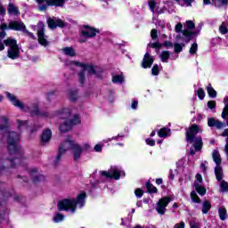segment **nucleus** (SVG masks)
Listing matches in <instances>:
<instances>
[{
  "label": "nucleus",
  "mask_w": 228,
  "mask_h": 228,
  "mask_svg": "<svg viewBox=\"0 0 228 228\" xmlns=\"http://www.w3.org/2000/svg\"><path fill=\"white\" fill-rule=\"evenodd\" d=\"M20 142V135L17 132L9 133L7 136V151L11 156L13 154H17L19 156L12 159H7L11 163V168H17L26 161V158H24L20 145H19Z\"/></svg>",
  "instance_id": "1"
},
{
  "label": "nucleus",
  "mask_w": 228,
  "mask_h": 228,
  "mask_svg": "<svg viewBox=\"0 0 228 228\" xmlns=\"http://www.w3.org/2000/svg\"><path fill=\"white\" fill-rule=\"evenodd\" d=\"M67 145L69 146V149L73 154V160L77 161L81 159V154H83L84 151H88L90 149V144L86 143L84 144V148L81 145L76 143L74 141L70 139H66L61 145L59 146V151L57 156L54 160V165H58L61 159V156L69 151Z\"/></svg>",
  "instance_id": "2"
},
{
  "label": "nucleus",
  "mask_w": 228,
  "mask_h": 228,
  "mask_svg": "<svg viewBox=\"0 0 228 228\" xmlns=\"http://www.w3.org/2000/svg\"><path fill=\"white\" fill-rule=\"evenodd\" d=\"M86 199V192L82 191L80 194L77 195L76 199H64L57 203L58 211H71V213H76L77 209V204L83 205L85 200Z\"/></svg>",
  "instance_id": "3"
},
{
  "label": "nucleus",
  "mask_w": 228,
  "mask_h": 228,
  "mask_svg": "<svg viewBox=\"0 0 228 228\" xmlns=\"http://www.w3.org/2000/svg\"><path fill=\"white\" fill-rule=\"evenodd\" d=\"M198 133H200V126L197 124L191 125L185 132L186 142H188V143H193L196 152L202 151V147H204L202 137L197 136Z\"/></svg>",
  "instance_id": "4"
},
{
  "label": "nucleus",
  "mask_w": 228,
  "mask_h": 228,
  "mask_svg": "<svg viewBox=\"0 0 228 228\" xmlns=\"http://www.w3.org/2000/svg\"><path fill=\"white\" fill-rule=\"evenodd\" d=\"M4 45L9 47L7 51V56L11 60H17V58L20 57V48H19V44H17V39L8 37L4 40Z\"/></svg>",
  "instance_id": "5"
},
{
  "label": "nucleus",
  "mask_w": 228,
  "mask_h": 228,
  "mask_svg": "<svg viewBox=\"0 0 228 228\" xmlns=\"http://www.w3.org/2000/svg\"><path fill=\"white\" fill-rule=\"evenodd\" d=\"M37 4L38 12H45L51 7L63 8L69 0H35Z\"/></svg>",
  "instance_id": "6"
},
{
  "label": "nucleus",
  "mask_w": 228,
  "mask_h": 228,
  "mask_svg": "<svg viewBox=\"0 0 228 228\" xmlns=\"http://www.w3.org/2000/svg\"><path fill=\"white\" fill-rule=\"evenodd\" d=\"M77 124H81V119L77 114H75L72 119H66L61 124L59 129L61 133H69V131H71L72 127L77 126Z\"/></svg>",
  "instance_id": "7"
},
{
  "label": "nucleus",
  "mask_w": 228,
  "mask_h": 228,
  "mask_svg": "<svg viewBox=\"0 0 228 228\" xmlns=\"http://www.w3.org/2000/svg\"><path fill=\"white\" fill-rule=\"evenodd\" d=\"M97 33H101V30L90 25H83L80 30V35L85 38H95Z\"/></svg>",
  "instance_id": "8"
},
{
  "label": "nucleus",
  "mask_w": 228,
  "mask_h": 228,
  "mask_svg": "<svg viewBox=\"0 0 228 228\" xmlns=\"http://www.w3.org/2000/svg\"><path fill=\"white\" fill-rule=\"evenodd\" d=\"M170 202H172V198H170L169 196L161 198L157 203V213L159 215H165V213H167V206H168Z\"/></svg>",
  "instance_id": "9"
},
{
  "label": "nucleus",
  "mask_w": 228,
  "mask_h": 228,
  "mask_svg": "<svg viewBox=\"0 0 228 228\" xmlns=\"http://www.w3.org/2000/svg\"><path fill=\"white\" fill-rule=\"evenodd\" d=\"M38 25L41 27V29L37 30V41L40 45L43 47H47L49 45V41L45 38V28L44 22L39 21Z\"/></svg>",
  "instance_id": "10"
},
{
  "label": "nucleus",
  "mask_w": 228,
  "mask_h": 228,
  "mask_svg": "<svg viewBox=\"0 0 228 228\" xmlns=\"http://www.w3.org/2000/svg\"><path fill=\"white\" fill-rule=\"evenodd\" d=\"M31 117H42L43 118H52L47 111H40L38 103H33V110H30Z\"/></svg>",
  "instance_id": "11"
},
{
  "label": "nucleus",
  "mask_w": 228,
  "mask_h": 228,
  "mask_svg": "<svg viewBox=\"0 0 228 228\" xmlns=\"http://www.w3.org/2000/svg\"><path fill=\"white\" fill-rule=\"evenodd\" d=\"M5 94L8 101L12 102V106H15V108H19L20 110H24V103L17 99V96L15 94H11L10 92H6Z\"/></svg>",
  "instance_id": "12"
},
{
  "label": "nucleus",
  "mask_w": 228,
  "mask_h": 228,
  "mask_svg": "<svg viewBox=\"0 0 228 228\" xmlns=\"http://www.w3.org/2000/svg\"><path fill=\"white\" fill-rule=\"evenodd\" d=\"M8 28L12 29V31H26V24L22 21H11L8 25Z\"/></svg>",
  "instance_id": "13"
},
{
  "label": "nucleus",
  "mask_w": 228,
  "mask_h": 228,
  "mask_svg": "<svg viewBox=\"0 0 228 228\" xmlns=\"http://www.w3.org/2000/svg\"><path fill=\"white\" fill-rule=\"evenodd\" d=\"M54 115L56 117H60L62 120H67L68 118H70L72 110L69 108H63L59 110H55Z\"/></svg>",
  "instance_id": "14"
},
{
  "label": "nucleus",
  "mask_w": 228,
  "mask_h": 228,
  "mask_svg": "<svg viewBox=\"0 0 228 228\" xmlns=\"http://www.w3.org/2000/svg\"><path fill=\"white\" fill-rule=\"evenodd\" d=\"M53 138V131L51 129L46 128L43 130L41 134V145L45 146L51 142V139Z\"/></svg>",
  "instance_id": "15"
},
{
  "label": "nucleus",
  "mask_w": 228,
  "mask_h": 228,
  "mask_svg": "<svg viewBox=\"0 0 228 228\" xmlns=\"http://www.w3.org/2000/svg\"><path fill=\"white\" fill-rule=\"evenodd\" d=\"M154 63V57L151 55L148 52L144 54L142 61V69H151L152 64Z\"/></svg>",
  "instance_id": "16"
},
{
  "label": "nucleus",
  "mask_w": 228,
  "mask_h": 228,
  "mask_svg": "<svg viewBox=\"0 0 228 228\" xmlns=\"http://www.w3.org/2000/svg\"><path fill=\"white\" fill-rule=\"evenodd\" d=\"M183 34V40L185 42V44H190L191 40L193 39V37H198L197 31L192 30H185L183 29L182 31Z\"/></svg>",
  "instance_id": "17"
},
{
  "label": "nucleus",
  "mask_w": 228,
  "mask_h": 228,
  "mask_svg": "<svg viewBox=\"0 0 228 228\" xmlns=\"http://www.w3.org/2000/svg\"><path fill=\"white\" fill-rule=\"evenodd\" d=\"M38 172V168H33L30 170V174L33 177V183L34 184H38L41 181H45V176L43 175H35L34 174H37Z\"/></svg>",
  "instance_id": "18"
},
{
  "label": "nucleus",
  "mask_w": 228,
  "mask_h": 228,
  "mask_svg": "<svg viewBox=\"0 0 228 228\" xmlns=\"http://www.w3.org/2000/svg\"><path fill=\"white\" fill-rule=\"evenodd\" d=\"M7 12L9 15H20V12L19 11V7L15 6L13 4H9L7 6Z\"/></svg>",
  "instance_id": "19"
},
{
  "label": "nucleus",
  "mask_w": 228,
  "mask_h": 228,
  "mask_svg": "<svg viewBox=\"0 0 228 228\" xmlns=\"http://www.w3.org/2000/svg\"><path fill=\"white\" fill-rule=\"evenodd\" d=\"M194 186H195V190H196L197 193H199V195H200L201 197H204V195H206V193H207L206 187H204L203 185H200L197 182L194 183Z\"/></svg>",
  "instance_id": "20"
},
{
  "label": "nucleus",
  "mask_w": 228,
  "mask_h": 228,
  "mask_svg": "<svg viewBox=\"0 0 228 228\" xmlns=\"http://www.w3.org/2000/svg\"><path fill=\"white\" fill-rule=\"evenodd\" d=\"M146 190L151 195H152V193H158V188L151 183V180H148L146 183Z\"/></svg>",
  "instance_id": "21"
},
{
  "label": "nucleus",
  "mask_w": 228,
  "mask_h": 228,
  "mask_svg": "<svg viewBox=\"0 0 228 228\" xmlns=\"http://www.w3.org/2000/svg\"><path fill=\"white\" fill-rule=\"evenodd\" d=\"M215 175H216V179L217 181H222L223 177H224V170L222 169L221 166H216L215 167Z\"/></svg>",
  "instance_id": "22"
},
{
  "label": "nucleus",
  "mask_w": 228,
  "mask_h": 228,
  "mask_svg": "<svg viewBox=\"0 0 228 228\" xmlns=\"http://www.w3.org/2000/svg\"><path fill=\"white\" fill-rule=\"evenodd\" d=\"M211 208H212L211 202H209V200H205L203 202L202 209H201L203 215H208L211 210Z\"/></svg>",
  "instance_id": "23"
},
{
  "label": "nucleus",
  "mask_w": 228,
  "mask_h": 228,
  "mask_svg": "<svg viewBox=\"0 0 228 228\" xmlns=\"http://www.w3.org/2000/svg\"><path fill=\"white\" fill-rule=\"evenodd\" d=\"M62 52L66 56H69L70 58H74V56H76V50L72 47H64L62 48Z\"/></svg>",
  "instance_id": "24"
},
{
  "label": "nucleus",
  "mask_w": 228,
  "mask_h": 228,
  "mask_svg": "<svg viewBox=\"0 0 228 228\" xmlns=\"http://www.w3.org/2000/svg\"><path fill=\"white\" fill-rule=\"evenodd\" d=\"M207 92H208V97H210V99L216 98L217 93L215 90V88H213V86H211V83L208 84V86H207Z\"/></svg>",
  "instance_id": "25"
},
{
  "label": "nucleus",
  "mask_w": 228,
  "mask_h": 228,
  "mask_svg": "<svg viewBox=\"0 0 228 228\" xmlns=\"http://www.w3.org/2000/svg\"><path fill=\"white\" fill-rule=\"evenodd\" d=\"M169 133H170V128L162 127L158 131V136L159 138H167V136H168Z\"/></svg>",
  "instance_id": "26"
},
{
  "label": "nucleus",
  "mask_w": 228,
  "mask_h": 228,
  "mask_svg": "<svg viewBox=\"0 0 228 228\" xmlns=\"http://www.w3.org/2000/svg\"><path fill=\"white\" fill-rule=\"evenodd\" d=\"M212 158L216 167L222 165V158H220V153L217 151H215L212 154Z\"/></svg>",
  "instance_id": "27"
},
{
  "label": "nucleus",
  "mask_w": 228,
  "mask_h": 228,
  "mask_svg": "<svg viewBox=\"0 0 228 228\" xmlns=\"http://www.w3.org/2000/svg\"><path fill=\"white\" fill-rule=\"evenodd\" d=\"M160 60L162 63H168V60H170V52L162 51V53H160Z\"/></svg>",
  "instance_id": "28"
},
{
  "label": "nucleus",
  "mask_w": 228,
  "mask_h": 228,
  "mask_svg": "<svg viewBox=\"0 0 228 228\" xmlns=\"http://www.w3.org/2000/svg\"><path fill=\"white\" fill-rule=\"evenodd\" d=\"M84 72L87 70L88 74L92 76H95L97 74V70L95 69V66L86 64L85 68L82 69Z\"/></svg>",
  "instance_id": "29"
},
{
  "label": "nucleus",
  "mask_w": 228,
  "mask_h": 228,
  "mask_svg": "<svg viewBox=\"0 0 228 228\" xmlns=\"http://www.w3.org/2000/svg\"><path fill=\"white\" fill-rule=\"evenodd\" d=\"M69 99L70 102H76L77 101V90H70L69 93Z\"/></svg>",
  "instance_id": "30"
},
{
  "label": "nucleus",
  "mask_w": 228,
  "mask_h": 228,
  "mask_svg": "<svg viewBox=\"0 0 228 228\" xmlns=\"http://www.w3.org/2000/svg\"><path fill=\"white\" fill-rule=\"evenodd\" d=\"M191 200L194 202V204H200V198L197 195L195 191H191Z\"/></svg>",
  "instance_id": "31"
},
{
  "label": "nucleus",
  "mask_w": 228,
  "mask_h": 228,
  "mask_svg": "<svg viewBox=\"0 0 228 228\" xmlns=\"http://www.w3.org/2000/svg\"><path fill=\"white\" fill-rule=\"evenodd\" d=\"M174 47V52L175 53V54H179V53H183V47H184V43H175Z\"/></svg>",
  "instance_id": "32"
},
{
  "label": "nucleus",
  "mask_w": 228,
  "mask_h": 228,
  "mask_svg": "<svg viewBox=\"0 0 228 228\" xmlns=\"http://www.w3.org/2000/svg\"><path fill=\"white\" fill-rule=\"evenodd\" d=\"M78 77H79L80 86H85V81H86V77L85 70L82 69L78 73Z\"/></svg>",
  "instance_id": "33"
},
{
  "label": "nucleus",
  "mask_w": 228,
  "mask_h": 228,
  "mask_svg": "<svg viewBox=\"0 0 228 228\" xmlns=\"http://www.w3.org/2000/svg\"><path fill=\"white\" fill-rule=\"evenodd\" d=\"M112 83H119V85H122L124 83V75H116L112 77Z\"/></svg>",
  "instance_id": "34"
},
{
  "label": "nucleus",
  "mask_w": 228,
  "mask_h": 228,
  "mask_svg": "<svg viewBox=\"0 0 228 228\" xmlns=\"http://www.w3.org/2000/svg\"><path fill=\"white\" fill-rule=\"evenodd\" d=\"M218 214H219L220 220H225V218H227V209L226 208H220L218 209Z\"/></svg>",
  "instance_id": "35"
},
{
  "label": "nucleus",
  "mask_w": 228,
  "mask_h": 228,
  "mask_svg": "<svg viewBox=\"0 0 228 228\" xmlns=\"http://www.w3.org/2000/svg\"><path fill=\"white\" fill-rule=\"evenodd\" d=\"M185 24H186L185 30L193 31V29H195V23L192 20H186Z\"/></svg>",
  "instance_id": "36"
},
{
  "label": "nucleus",
  "mask_w": 228,
  "mask_h": 228,
  "mask_svg": "<svg viewBox=\"0 0 228 228\" xmlns=\"http://www.w3.org/2000/svg\"><path fill=\"white\" fill-rule=\"evenodd\" d=\"M47 24L50 29H56V20H54L53 18H48Z\"/></svg>",
  "instance_id": "37"
},
{
  "label": "nucleus",
  "mask_w": 228,
  "mask_h": 228,
  "mask_svg": "<svg viewBox=\"0 0 228 228\" xmlns=\"http://www.w3.org/2000/svg\"><path fill=\"white\" fill-rule=\"evenodd\" d=\"M148 47H151V49H161L163 47V45L159 42H154V43H150L148 45Z\"/></svg>",
  "instance_id": "38"
},
{
  "label": "nucleus",
  "mask_w": 228,
  "mask_h": 228,
  "mask_svg": "<svg viewBox=\"0 0 228 228\" xmlns=\"http://www.w3.org/2000/svg\"><path fill=\"white\" fill-rule=\"evenodd\" d=\"M197 95L200 101H204V98L206 97V92H204V89L202 87H200L198 89Z\"/></svg>",
  "instance_id": "39"
},
{
  "label": "nucleus",
  "mask_w": 228,
  "mask_h": 228,
  "mask_svg": "<svg viewBox=\"0 0 228 228\" xmlns=\"http://www.w3.org/2000/svg\"><path fill=\"white\" fill-rule=\"evenodd\" d=\"M56 28H61V29H63V28H67V22L61 19L56 20Z\"/></svg>",
  "instance_id": "40"
},
{
  "label": "nucleus",
  "mask_w": 228,
  "mask_h": 228,
  "mask_svg": "<svg viewBox=\"0 0 228 228\" xmlns=\"http://www.w3.org/2000/svg\"><path fill=\"white\" fill-rule=\"evenodd\" d=\"M199 50V45L197 44V42H194L190 50H189V53L190 54H197V51Z\"/></svg>",
  "instance_id": "41"
},
{
  "label": "nucleus",
  "mask_w": 228,
  "mask_h": 228,
  "mask_svg": "<svg viewBox=\"0 0 228 228\" xmlns=\"http://www.w3.org/2000/svg\"><path fill=\"white\" fill-rule=\"evenodd\" d=\"M219 33H221V35H227L228 28H227V25H225V22H223L220 25V27H219Z\"/></svg>",
  "instance_id": "42"
},
{
  "label": "nucleus",
  "mask_w": 228,
  "mask_h": 228,
  "mask_svg": "<svg viewBox=\"0 0 228 228\" xmlns=\"http://www.w3.org/2000/svg\"><path fill=\"white\" fill-rule=\"evenodd\" d=\"M65 218V216H63V214H60L57 213L54 216H53V222H55V224H59V222H62V220Z\"/></svg>",
  "instance_id": "43"
},
{
  "label": "nucleus",
  "mask_w": 228,
  "mask_h": 228,
  "mask_svg": "<svg viewBox=\"0 0 228 228\" xmlns=\"http://www.w3.org/2000/svg\"><path fill=\"white\" fill-rule=\"evenodd\" d=\"M111 179H115V181H118V179H120V171H118V169L112 170Z\"/></svg>",
  "instance_id": "44"
},
{
  "label": "nucleus",
  "mask_w": 228,
  "mask_h": 228,
  "mask_svg": "<svg viewBox=\"0 0 228 228\" xmlns=\"http://www.w3.org/2000/svg\"><path fill=\"white\" fill-rule=\"evenodd\" d=\"M152 76H159V65L154 64L151 68Z\"/></svg>",
  "instance_id": "45"
},
{
  "label": "nucleus",
  "mask_w": 228,
  "mask_h": 228,
  "mask_svg": "<svg viewBox=\"0 0 228 228\" xmlns=\"http://www.w3.org/2000/svg\"><path fill=\"white\" fill-rule=\"evenodd\" d=\"M220 188L222 191H228V183L225 180L221 181Z\"/></svg>",
  "instance_id": "46"
},
{
  "label": "nucleus",
  "mask_w": 228,
  "mask_h": 228,
  "mask_svg": "<svg viewBox=\"0 0 228 228\" xmlns=\"http://www.w3.org/2000/svg\"><path fill=\"white\" fill-rule=\"evenodd\" d=\"M134 194L137 197V199H142V197H143V190L137 188L134 191Z\"/></svg>",
  "instance_id": "47"
},
{
  "label": "nucleus",
  "mask_w": 228,
  "mask_h": 228,
  "mask_svg": "<svg viewBox=\"0 0 228 228\" xmlns=\"http://www.w3.org/2000/svg\"><path fill=\"white\" fill-rule=\"evenodd\" d=\"M207 106L209 110H215L216 108V101H208Z\"/></svg>",
  "instance_id": "48"
},
{
  "label": "nucleus",
  "mask_w": 228,
  "mask_h": 228,
  "mask_svg": "<svg viewBox=\"0 0 228 228\" xmlns=\"http://www.w3.org/2000/svg\"><path fill=\"white\" fill-rule=\"evenodd\" d=\"M17 122H18V129H20L21 127L28 126V120L18 119Z\"/></svg>",
  "instance_id": "49"
},
{
  "label": "nucleus",
  "mask_w": 228,
  "mask_h": 228,
  "mask_svg": "<svg viewBox=\"0 0 228 228\" xmlns=\"http://www.w3.org/2000/svg\"><path fill=\"white\" fill-rule=\"evenodd\" d=\"M145 142L146 145H149L150 147H154V145H156V141L154 139L146 138Z\"/></svg>",
  "instance_id": "50"
},
{
  "label": "nucleus",
  "mask_w": 228,
  "mask_h": 228,
  "mask_svg": "<svg viewBox=\"0 0 228 228\" xmlns=\"http://www.w3.org/2000/svg\"><path fill=\"white\" fill-rule=\"evenodd\" d=\"M151 40H158V29L153 28L151 31Z\"/></svg>",
  "instance_id": "51"
},
{
  "label": "nucleus",
  "mask_w": 228,
  "mask_h": 228,
  "mask_svg": "<svg viewBox=\"0 0 228 228\" xmlns=\"http://www.w3.org/2000/svg\"><path fill=\"white\" fill-rule=\"evenodd\" d=\"M151 12H154L156 10V0H151L148 2Z\"/></svg>",
  "instance_id": "52"
},
{
  "label": "nucleus",
  "mask_w": 228,
  "mask_h": 228,
  "mask_svg": "<svg viewBox=\"0 0 228 228\" xmlns=\"http://www.w3.org/2000/svg\"><path fill=\"white\" fill-rule=\"evenodd\" d=\"M218 2L220 3V4H215V6L216 8H220L222 6H228V0H218Z\"/></svg>",
  "instance_id": "53"
},
{
  "label": "nucleus",
  "mask_w": 228,
  "mask_h": 228,
  "mask_svg": "<svg viewBox=\"0 0 228 228\" xmlns=\"http://www.w3.org/2000/svg\"><path fill=\"white\" fill-rule=\"evenodd\" d=\"M224 108L222 113H224L226 115V113H228V98L227 97H224Z\"/></svg>",
  "instance_id": "54"
},
{
  "label": "nucleus",
  "mask_w": 228,
  "mask_h": 228,
  "mask_svg": "<svg viewBox=\"0 0 228 228\" xmlns=\"http://www.w3.org/2000/svg\"><path fill=\"white\" fill-rule=\"evenodd\" d=\"M175 33H183V23H178L175 27Z\"/></svg>",
  "instance_id": "55"
},
{
  "label": "nucleus",
  "mask_w": 228,
  "mask_h": 228,
  "mask_svg": "<svg viewBox=\"0 0 228 228\" xmlns=\"http://www.w3.org/2000/svg\"><path fill=\"white\" fill-rule=\"evenodd\" d=\"M101 175L102 177H105L106 179H111V173L108 171H102Z\"/></svg>",
  "instance_id": "56"
},
{
  "label": "nucleus",
  "mask_w": 228,
  "mask_h": 228,
  "mask_svg": "<svg viewBox=\"0 0 228 228\" xmlns=\"http://www.w3.org/2000/svg\"><path fill=\"white\" fill-rule=\"evenodd\" d=\"M162 47H174V43L171 41H164V43H162Z\"/></svg>",
  "instance_id": "57"
},
{
  "label": "nucleus",
  "mask_w": 228,
  "mask_h": 228,
  "mask_svg": "<svg viewBox=\"0 0 228 228\" xmlns=\"http://www.w3.org/2000/svg\"><path fill=\"white\" fill-rule=\"evenodd\" d=\"M73 65H75V67H82L83 69H85V67L86 66V64L79 62L77 61H74Z\"/></svg>",
  "instance_id": "58"
},
{
  "label": "nucleus",
  "mask_w": 228,
  "mask_h": 228,
  "mask_svg": "<svg viewBox=\"0 0 228 228\" xmlns=\"http://www.w3.org/2000/svg\"><path fill=\"white\" fill-rule=\"evenodd\" d=\"M6 29H10V28H8V24H6V23H1V25H0V30H1V31H6Z\"/></svg>",
  "instance_id": "59"
},
{
  "label": "nucleus",
  "mask_w": 228,
  "mask_h": 228,
  "mask_svg": "<svg viewBox=\"0 0 228 228\" xmlns=\"http://www.w3.org/2000/svg\"><path fill=\"white\" fill-rule=\"evenodd\" d=\"M53 95H54V91H50L49 93H46L47 101L51 102Z\"/></svg>",
  "instance_id": "60"
},
{
  "label": "nucleus",
  "mask_w": 228,
  "mask_h": 228,
  "mask_svg": "<svg viewBox=\"0 0 228 228\" xmlns=\"http://www.w3.org/2000/svg\"><path fill=\"white\" fill-rule=\"evenodd\" d=\"M131 108H132V110H136V108H138V101L133 100Z\"/></svg>",
  "instance_id": "61"
},
{
  "label": "nucleus",
  "mask_w": 228,
  "mask_h": 228,
  "mask_svg": "<svg viewBox=\"0 0 228 228\" xmlns=\"http://www.w3.org/2000/svg\"><path fill=\"white\" fill-rule=\"evenodd\" d=\"M37 131H38V126L37 125H34L30 128V134H33V133H37Z\"/></svg>",
  "instance_id": "62"
},
{
  "label": "nucleus",
  "mask_w": 228,
  "mask_h": 228,
  "mask_svg": "<svg viewBox=\"0 0 228 228\" xmlns=\"http://www.w3.org/2000/svg\"><path fill=\"white\" fill-rule=\"evenodd\" d=\"M221 136H224V137L226 136V143H228V128L224 129V131L222 133Z\"/></svg>",
  "instance_id": "63"
},
{
  "label": "nucleus",
  "mask_w": 228,
  "mask_h": 228,
  "mask_svg": "<svg viewBox=\"0 0 228 228\" xmlns=\"http://www.w3.org/2000/svg\"><path fill=\"white\" fill-rule=\"evenodd\" d=\"M174 228H184V222H181L180 224H176Z\"/></svg>",
  "instance_id": "64"
}]
</instances>
